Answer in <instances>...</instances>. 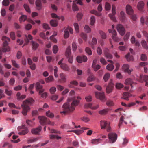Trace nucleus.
I'll list each match as a JSON object with an SVG mask.
<instances>
[{
	"mask_svg": "<svg viewBox=\"0 0 148 148\" xmlns=\"http://www.w3.org/2000/svg\"><path fill=\"white\" fill-rule=\"evenodd\" d=\"M75 92L72 90L71 91L69 94L70 97L68 99V102L64 103L62 106V111L60 112V114L63 115H65L74 111L75 110V106H77L79 103L81 97L79 96L75 97L73 96Z\"/></svg>",
	"mask_w": 148,
	"mask_h": 148,
	"instance_id": "1",
	"label": "nucleus"
},
{
	"mask_svg": "<svg viewBox=\"0 0 148 148\" xmlns=\"http://www.w3.org/2000/svg\"><path fill=\"white\" fill-rule=\"evenodd\" d=\"M34 102V99L32 98L28 99L23 102L21 106L23 109L22 113L23 115H27V113L30 110L29 106L31 105Z\"/></svg>",
	"mask_w": 148,
	"mask_h": 148,
	"instance_id": "2",
	"label": "nucleus"
},
{
	"mask_svg": "<svg viewBox=\"0 0 148 148\" xmlns=\"http://www.w3.org/2000/svg\"><path fill=\"white\" fill-rule=\"evenodd\" d=\"M2 40L4 41L3 48L2 49V51L3 52H5L7 51H9L10 49L9 47L8 46V43L7 40L10 41V39L9 37L3 36L2 38Z\"/></svg>",
	"mask_w": 148,
	"mask_h": 148,
	"instance_id": "3",
	"label": "nucleus"
},
{
	"mask_svg": "<svg viewBox=\"0 0 148 148\" xmlns=\"http://www.w3.org/2000/svg\"><path fill=\"white\" fill-rule=\"evenodd\" d=\"M108 137L109 143L112 144L116 141L117 138V135L116 133L110 132L108 134Z\"/></svg>",
	"mask_w": 148,
	"mask_h": 148,
	"instance_id": "4",
	"label": "nucleus"
},
{
	"mask_svg": "<svg viewBox=\"0 0 148 148\" xmlns=\"http://www.w3.org/2000/svg\"><path fill=\"white\" fill-rule=\"evenodd\" d=\"M100 125L101 129H105L106 128L108 132H110L111 131V129L110 124H108L107 122L105 121H101Z\"/></svg>",
	"mask_w": 148,
	"mask_h": 148,
	"instance_id": "5",
	"label": "nucleus"
},
{
	"mask_svg": "<svg viewBox=\"0 0 148 148\" xmlns=\"http://www.w3.org/2000/svg\"><path fill=\"white\" fill-rule=\"evenodd\" d=\"M38 119L40 120V124L42 125L50 124V121L49 119L45 116H39Z\"/></svg>",
	"mask_w": 148,
	"mask_h": 148,
	"instance_id": "6",
	"label": "nucleus"
},
{
	"mask_svg": "<svg viewBox=\"0 0 148 148\" xmlns=\"http://www.w3.org/2000/svg\"><path fill=\"white\" fill-rule=\"evenodd\" d=\"M70 46H68L66 51V56L68 59V61L70 63L73 62V57L71 55V48Z\"/></svg>",
	"mask_w": 148,
	"mask_h": 148,
	"instance_id": "7",
	"label": "nucleus"
},
{
	"mask_svg": "<svg viewBox=\"0 0 148 148\" xmlns=\"http://www.w3.org/2000/svg\"><path fill=\"white\" fill-rule=\"evenodd\" d=\"M97 10L99 12H98L97 11L93 10H91L90 11V13L94 14L98 16H99L101 15V14L99 12H101L102 10V5L101 4H100L98 5Z\"/></svg>",
	"mask_w": 148,
	"mask_h": 148,
	"instance_id": "8",
	"label": "nucleus"
},
{
	"mask_svg": "<svg viewBox=\"0 0 148 148\" xmlns=\"http://www.w3.org/2000/svg\"><path fill=\"white\" fill-rule=\"evenodd\" d=\"M116 29L118 32L121 35H123L125 33V30L123 25L119 24L116 26Z\"/></svg>",
	"mask_w": 148,
	"mask_h": 148,
	"instance_id": "9",
	"label": "nucleus"
},
{
	"mask_svg": "<svg viewBox=\"0 0 148 148\" xmlns=\"http://www.w3.org/2000/svg\"><path fill=\"white\" fill-rule=\"evenodd\" d=\"M64 37L65 38H68L69 36V32L71 34L73 33V29L71 27H68L64 31Z\"/></svg>",
	"mask_w": 148,
	"mask_h": 148,
	"instance_id": "10",
	"label": "nucleus"
},
{
	"mask_svg": "<svg viewBox=\"0 0 148 148\" xmlns=\"http://www.w3.org/2000/svg\"><path fill=\"white\" fill-rule=\"evenodd\" d=\"M95 95L97 98L100 99L102 101H104L105 99V96L103 92L100 93L96 92H95Z\"/></svg>",
	"mask_w": 148,
	"mask_h": 148,
	"instance_id": "11",
	"label": "nucleus"
},
{
	"mask_svg": "<svg viewBox=\"0 0 148 148\" xmlns=\"http://www.w3.org/2000/svg\"><path fill=\"white\" fill-rule=\"evenodd\" d=\"M77 62L81 63L82 61L86 62L87 60V58L86 56L84 55L78 56L77 58Z\"/></svg>",
	"mask_w": 148,
	"mask_h": 148,
	"instance_id": "12",
	"label": "nucleus"
},
{
	"mask_svg": "<svg viewBox=\"0 0 148 148\" xmlns=\"http://www.w3.org/2000/svg\"><path fill=\"white\" fill-rule=\"evenodd\" d=\"M114 86L113 83L111 82H110L106 88V92L108 93H110L112 90Z\"/></svg>",
	"mask_w": 148,
	"mask_h": 148,
	"instance_id": "13",
	"label": "nucleus"
},
{
	"mask_svg": "<svg viewBox=\"0 0 148 148\" xmlns=\"http://www.w3.org/2000/svg\"><path fill=\"white\" fill-rule=\"evenodd\" d=\"M41 130V126H40L38 128L32 129L31 131V132L33 134L35 135H39V133Z\"/></svg>",
	"mask_w": 148,
	"mask_h": 148,
	"instance_id": "14",
	"label": "nucleus"
},
{
	"mask_svg": "<svg viewBox=\"0 0 148 148\" xmlns=\"http://www.w3.org/2000/svg\"><path fill=\"white\" fill-rule=\"evenodd\" d=\"M89 129L86 127H82L81 128V130H71L70 131H68V132H73L78 135H79L80 134L84 132V130H87Z\"/></svg>",
	"mask_w": 148,
	"mask_h": 148,
	"instance_id": "15",
	"label": "nucleus"
},
{
	"mask_svg": "<svg viewBox=\"0 0 148 148\" xmlns=\"http://www.w3.org/2000/svg\"><path fill=\"white\" fill-rule=\"evenodd\" d=\"M127 13L130 15H132L133 13V10L132 7L129 5H127L126 7Z\"/></svg>",
	"mask_w": 148,
	"mask_h": 148,
	"instance_id": "16",
	"label": "nucleus"
},
{
	"mask_svg": "<svg viewBox=\"0 0 148 148\" xmlns=\"http://www.w3.org/2000/svg\"><path fill=\"white\" fill-rule=\"evenodd\" d=\"M144 3L142 1H140L138 2L137 7L139 10L142 11L144 8Z\"/></svg>",
	"mask_w": 148,
	"mask_h": 148,
	"instance_id": "17",
	"label": "nucleus"
},
{
	"mask_svg": "<svg viewBox=\"0 0 148 148\" xmlns=\"http://www.w3.org/2000/svg\"><path fill=\"white\" fill-rule=\"evenodd\" d=\"M131 42L132 44H134L136 46L139 47L140 44L138 41L136 40L134 36H132L131 39Z\"/></svg>",
	"mask_w": 148,
	"mask_h": 148,
	"instance_id": "18",
	"label": "nucleus"
},
{
	"mask_svg": "<svg viewBox=\"0 0 148 148\" xmlns=\"http://www.w3.org/2000/svg\"><path fill=\"white\" fill-rule=\"evenodd\" d=\"M91 103H86L84 105V107L86 108H90L92 110H95L97 109L99 107V105H97L95 106H92Z\"/></svg>",
	"mask_w": 148,
	"mask_h": 148,
	"instance_id": "19",
	"label": "nucleus"
},
{
	"mask_svg": "<svg viewBox=\"0 0 148 148\" xmlns=\"http://www.w3.org/2000/svg\"><path fill=\"white\" fill-rule=\"evenodd\" d=\"M123 67L125 72H127L129 74L131 73L132 71L129 69V65L127 64H124L123 65Z\"/></svg>",
	"mask_w": 148,
	"mask_h": 148,
	"instance_id": "20",
	"label": "nucleus"
},
{
	"mask_svg": "<svg viewBox=\"0 0 148 148\" xmlns=\"http://www.w3.org/2000/svg\"><path fill=\"white\" fill-rule=\"evenodd\" d=\"M112 14H110L109 16L110 18L114 21H116V19L114 16L116 13V10H112Z\"/></svg>",
	"mask_w": 148,
	"mask_h": 148,
	"instance_id": "21",
	"label": "nucleus"
},
{
	"mask_svg": "<svg viewBox=\"0 0 148 148\" xmlns=\"http://www.w3.org/2000/svg\"><path fill=\"white\" fill-rule=\"evenodd\" d=\"M31 42L32 44V49L34 50H36L39 46V44L33 41H31Z\"/></svg>",
	"mask_w": 148,
	"mask_h": 148,
	"instance_id": "22",
	"label": "nucleus"
},
{
	"mask_svg": "<svg viewBox=\"0 0 148 148\" xmlns=\"http://www.w3.org/2000/svg\"><path fill=\"white\" fill-rule=\"evenodd\" d=\"M25 36L26 37L25 40L26 41V43H25L23 45V46L27 44L29 42V39L30 40H32L33 39V37L30 34H29L28 36H27V35H25Z\"/></svg>",
	"mask_w": 148,
	"mask_h": 148,
	"instance_id": "23",
	"label": "nucleus"
},
{
	"mask_svg": "<svg viewBox=\"0 0 148 148\" xmlns=\"http://www.w3.org/2000/svg\"><path fill=\"white\" fill-rule=\"evenodd\" d=\"M125 84L126 85L130 84L131 88H132L133 87L132 84H134V82H133L131 79L130 78H128L125 80Z\"/></svg>",
	"mask_w": 148,
	"mask_h": 148,
	"instance_id": "24",
	"label": "nucleus"
},
{
	"mask_svg": "<svg viewBox=\"0 0 148 148\" xmlns=\"http://www.w3.org/2000/svg\"><path fill=\"white\" fill-rule=\"evenodd\" d=\"M108 109H105L99 111L98 113L101 115H105L108 114Z\"/></svg>",
	"mask_w": 148,
	"mask_h": 148,
	"instance_id": "25",
	"label": "nucleus"
},
{
	"mask_svg": "<svg viewBox=\"0 0 148 148\" xmlns=\"http://www.w3.org/2000/svg\"><path fill=\"white\" fill-rule=\"evenodd\" d=\"M61 68L63 70L66 71H69L70 70V68L68 66L65 64H62L60 65Z\"/></svg>",
	"mask_w": 148,
	"mask_h": 148,
	"instance_id": "26",
	"label": "nucleus"
},
{
	"mask_svg": "<svg viewBox=\"0 0 148 148\" xmlns=\"http://www.w3.org/2000/svg\"><path fill=\"white\" fill-rule=\"evenodd\" d=\"M50 23L52 26L56 27L57 26L58 21L56 20H52L50 21Z\"/></svg>",
	"mask_w": 148,
	"mask_h": 148,
	"instance_id": "27",
	"label": "nucleus"
},
{
	"mask_svg": "<svg viewBox=\"0 0 148 148\" xmlns=\"http://www.w3.org/2000/svg\"><path fill=\"white\" fill-rule=\"evenodd\" d=\"M123 99L126 100H128L129 97L131 96L130 94L127 92L123 93Z\"/></svg>",
	"mask_w": 148,
	"mask_h": 148,
	"instance_id": "28",
	"label": "nucleus"
},
{
	"mask_svg": "<svg viewBox=\"0 0 148 148\" xmlns=\"http://www.w3.org/2000/svg\"><path fill=\"white\" fill-rule=\"evenodd\" d=\"M44 90H40L39 92V94L41 95V97L43 98H46L47 96V93L46 92H45L42 93L44 91Z\"/></svg>",
	"mask_w": 148,
	"mask_h": 148,
	"instance_id": "29",
	"label": "nucleus"
},
{
	"mask_svg": "<svg viewBox=\"0 0 148 148\" xmlns=\"http://www.w3.org/2000/svg\"><path fill=\"white\" fill-rule=\"evenodd\" d=\"M141 43L143 48L146 50L148 49V46L146 41L144 40H142Z\"/></svg>",
	"mask_w": 148,
	"mask_h": 148,
	"instance_id": "30",
	"label": "nucleus"
},
{
	"mask_svg": "<svg viewBox=\"0 0 148 148\" xmlns=\"http://www.w3.org/2000/svg\"><path fill=\"white\" fill-rule=\"evenodd\" d=\"M38 139V138H30L27 140V143H32L37 141Z\"/></svg>",
	"mask_w": 148,
	"mask_h": 148,
	"instance_id": "31",
	"label": "nucleus"
},
{
	"mask_svg": "<svg viewBox=\"0 0 148 148\" xmlns=\"http://www.w3.org/2000/svg\"><path fill=\"white\" fill-rule=\"evenodd\" d=\"M78 83L76 81H73L70 82V84H69V86L70 87H73L74 86H77L78 85Z\"/></svg>",
	"mask_w": 148,
	"mask_h": 148,
	"instance_id": "32",
	"label": "nucleus"
},
{
	"mask_svg": "<svg viewBox=\"0 0 148 148\" xmlns=\"http://www.w3.org/2000/svg\"><path fill=\"white\" fill-rule=\"evenodd\" d=\"M106 69L108 70L112 71L114 68V66L112 64H109L106 66Z\"/></svg>",
	"mask_w": 148,
	"mask_h": 148,
	"instance_id": "33",
	"label": "nucleus"
},
{
	"mask_svg": "<svg viewBox=\"0 0 148 148\" xmlns=\"http://www.w3.org/2000/svg\"><path fill=\"white\" fill-rule=\"evenodd\" d=\"M121 19V21L123 22L125 21V14L124 12L121 11L120 12Z\"/></svg>",
	"mask_w": 148,
	"mask_h": 148,
	"instance_id": "34",
	"label": "nucleus"
},
{
	"mask_svg": "<svg viewBox=\"0 0 148 148\" xmlns=\"http://www.w3.org/2000/svg\"><path fill=\"white\" fill-rule=\"evenodd\" d=\"M125 57L127 60L130 61L132 60H133V57L132 55H131L130 53H128L125 56Z\"/></svg>",
	"mask_w": 148,
	"mask_h": 148,
	"instance_id": "35",
	"label": "nucleus"
},
{
	"mask_svg": "<svg viewBox=\"0 0 148 148\" xmlns=\"http://www.w3.org/2000/svg\"><path fill=\"white\" fill-rule=\"evenodd\" d=\"M92 67L93 68L94 70L97 71L100 68L101 66L99 65H96L94 64H92Z\"/></svg>",
	"mask_w": 148,
	"mask_h": 148,
	"instance_id": "36",
	"label": "nucleus"
},
{
	"mask_svg": "<svg viewBox=\"0 0 148 148\" xmlns=\"http://www.w3.org/2000/svg\"><path fill=\"white\" fill-rule=\"evenodd\" d=\"M53 77L52 76H50L48 78H46L45 79L46 82L47 83L53 81Z\"/></svg>",
	"mask_w": 148,
	"mask_h": 148,
	"instance_id": "37",
	"label": "nucleus"
},
{
	"mask_svg": "<svg viewBox=\"0 0 148 148\" xmlns=\"http://www.w3.org/2000/svg\"><path fill=\"white\" fill-rule=\"evenodd\" d=\"M60 77L61 78V82H64L66 81V78L63 73H61L60 74Z\"/></svg>",
	"mask_w": 148,
	"mask_h": 148,
	"instance_id": "38",
	"label": "nucleus"
},
{
	"mask_svg": "<svg viewBox=\"0 0 148 148\" xmlns=\"http://www.w3.org/2000/svg\"><path fill=\"white\" fill-rule=\"evenodd\" d=\"M27 19V16L25 15H22L19 18V21L20 23L24 22Z\"/></svg>",
	"mask_w": 148,
	"mask_h": 148,
	"instance_id": "39",
	"label": "nucleus"
},
{
	"mask_svg": "<svg viewBox=\"0 0 148 148\" xmlns=\"http://www.w3.org/2000/svg\"><path fill=\"white\" fill-rule=\"evenodd\" d=\"M130 35V32H127L125 35L124 36V40L125 41H126L129 39Z\"/></svg>",
	"mask_w": 148,
	"mask_h": 148,
	"instance_id": "40",
	"label": "nucleus"
},
{
	"mask_svg": "<svg viewBox=\"0 0 148 148\" xmlns=\"http://www.w3.org/2000/svg\"><path fill=\"white\" fill-rule=\"evenodd\" d=\"M46 115L51 118H53L54 117L53 113L51 112L50 111H48L46 112Z\"/></svg>",
	"mask_w": 148,
	"mask_h": 148,
	"instance_id": "41",
	"label": "nucleus"
},
{
	"mask_svg": "<svg viewBox=\"0 0 148 148\" xmlns=\"http://www.w3.org/2000/svg\"><path fill=\"white\" fill-rule=\"evenodd\" d=\"M102 140L100 138L98 139H93L91 140V143L93 144H97L100 143V141Z\"/></svg>",
	"mask_w": 148,
	"mask_h": 148,
	"instance_id": "42",
	"label": "nucleus"
},
{
	"mask_svg": "<svg viewBox=\"0 0 148 148\" xmlns=\"http://www.w3.org/2000/svg\"><path fill=\"white\" fill-rule=\"evenodd\" d=\"M36 88L37 90H43L42 89V86L40 84L39 82H37L36 84Z\"/></svg>",
	"mask_w": 148,
	"mask_h": 148,
	"instance_id": "43",
	"label": "nucleus"
},
{
	"mask_svg": "<svg viewBox=\"0 0 148 148\" xmlns=\"http://www.w3.org/2000/svg\"><path fill=\"white\" fill-rule=\"evenodd\" d=\"M143 78L144 80L146 82V81H148V76L147 75H140V80Z\"/></svg>",
	"mask_w": 148,
	"mask_h": 148,
	"instance_id": "44",
	"label": "nucleus"
},
{
	"mask_svg": "<svg viewBox=\"0 0 148 148\" xmlns=\"http://www.w3.org/2000/svg\"><path fill=\"white\" fill-rule=\"evenodd\" d=\"M29 132L28 130L26 129L23 130L21 132H19L18 134L20 135H25L27 133Z\"/></svg>",
	"mask_w": 148,
	"mask_h": 148,
	"instance_id": "45",
	"label": "nucleus"
},
{
	"mask_svg": "<svg viewBox=\"0 0 148 148\" xmlns=\"http://www.w3.org/2000/svg\"><path fill=\"white\" fill-rule=\"evenodd\" d=\"M10 3L9 0H3L2 2V4L4 6H8Z\"/></svg>",
	"mask_w": 148,
	"mask_h": 148,
	"instance_id": "46",
	"label": "nucleus"
},
{
	"mask_svg": "<svg viewBox=\"0 0 148 148\" xmlns=\"http://www.w3.org/2000/svg\"><path fill=\"white\" fill-rule=\"evenodd\" d=\"M23 6L27 12L28 13L30 12V10L29 7L27 4H24V5Z\"/></svg>",
	"mask_w": 148,
	"mask_h": 148,
	"instance_id": "47",
	"label": "nucleus"
},
{
	"mask_svg": "<svg viewBox=\"0 0 148 148\" xmlns=\"http://www.w3.org/2000/svg\"><path fill=\"white\" fill-rule=\"evenodd\" d=\"M12 62L13 65L14 67L17 68H19V65L17 64L16 61L15 60H12Z\"/></svg>",
	"mask_w": 148,
	"mask_h": 148,
	"instance_id": "48",
	"label": "nucleus"
},
{
	"mask_svg": "<svg viewBox=\"0 0 148 148\" xmlns=\"http://www.w3.org/2000/svg\"><path fill=\"white\" fill-rule=\"evenodd\" d=\"M85 51L89 55H91L92 54V52L90 49L88 47L86 48Z\"/></svg>",
	"mask_w": 148,
	"mask_h": 148,
	"instance_id": "49",
	"label": "nucleus"
},
{
	"mask_svg": "<svg viewBox=\"0 0 148 148\" xmlns=\"http://www.w3.org/2000/svg\"><path fill=\"white\" fill-rule=\"evenodd\" d=\"M49 91L51 94H53L56 91V88L55 87H52L50 89Z\"/></svg>",
	"mask_w": 148,
	"mask_h": 148,
	"instance_id": "50",
	"label": "nucleus"
},
{
	"mask_svg": "<svg viewBox=\"0 0 148 148\" xmlns=\"http://www.w3.org/2000/svg\"><path fill=\"white\" fill-rule=\"evenodd\" d=\"M109 77L110 74L109 73H106V74L103 77V79H104L105 81L106 82L107 81Z\"/></svg>",
	"mask_w": 148,
	"mask_h": 148,
	"instance_id": "51",
	"label": "nucleus"
},
{
	"mask_svg": "<svg viewBox=\"0 0 148 148\" xmlns=\"http://www.w3.org/2000/svg\"><path fill=\"white\" fill-rule=\"evenodd\" d=\"M36 4L37 7H41L42 5L41 2L40 0H36Z\"/></svg>",
	"mask_w": 148,
	"mask_h": 148,
	"instance_id": "52",
	"label": "nucleus"
},
{
	"mask_svg": "<svg viewBox=\"0 0 148 148\" xmlns=\"http://www.w3.org/2000/svg\"><path fill=\"white\" fill-rule=\"evenodd\" d=\"M74 26L75 29L77 32L78 33L79 32V25L77 23H74Z\"/></svg>",
	"mask_w": 148,
	"mask_h": 148,
	"instance_id": "53",
	"label": "nucleus"
},
{
	"mask_svg": "<svg viewBox=\"0 0 148 148\" xmlns=\"http://www.w3.org/2000/svg\"><path fill=\"white\" fill-rule=\"evenodd\" d=\"M94 79V76L92 75H90L88 78L87 81L89 82L93 81Z\"/></svg>",
	"mask_w": 148,
	"mask_h": 148,
	"instance_id": "54",
	"label": "nucleus"
},
{
	"mask_svg": "<svg viewBox=\"0 0 148 148\" xmlns=\"http://www.w3.org/2000/svg\"><path fill=\"white\" fill-rule=\"evenodd\" d=\"M58 51V47L56 45H54L53 49V53L54 54H56L57 53Z\"/></svg>",
	"mask_w": 148,
	"mask_h": 148,
	"instance_id": "55",
	"label": "nucleus"
},
{
	"mask_svg": "<svg viewBox=\"0 0 148 148\" xmlns=\"http://www.w3.org/2000/svg\"><path fill=\"white\" fill-rule=\"evenodd\" d=\"M95 21V19L94 16H92L90 18V24L93 25Z\"/></svg>",
	"mask_w": 148,
	"mask_h": 148,
	"instance_id": "56",
	"label": "nucleus"
},
{
	"mask_svg": "<svg viewBox=\"0 0 148 148\" xmlns=\"http://www.w3.org/2000/svg\"><path fill=\"white\" fill-rule=\"evenodd\" d=\"M124 121V117L123 116H122L120 118V120L118 126L120 128L123 122Z\"/></svg>",
	"mask_w": 148,
	"mask_h": 148,
	"instance_id": "57",
	"label": "nucleus"
},
{
	"mask_svg": "<svg viewBox=\"0 0 148 148\" xmlns=\"http://www.w3.org/2000/svg\"><path fill=\"white\" fill-rule=\"evenodd\" d=\"M99 33L101 36V37L103 39H105L106 37V36L105 33L102 31H100Z\"/></svg>",
	"mask_w": 148,
	"mask_h": 148,
	"instance_id": "58",
	"label": "nucleus"
},
{
	"mask_svg": "<svg viewBox=\"0 0 148 148\" xmlns=\"http://www.w3.org/2000/svg\"><path fill=\"white\" fill-rule=\"evenodd\" d=\"M54 69V75L56 77H57L58 76V75L57 73L58 71V69L57 67L55 66Z\"/></svg>",
	"mask_w": 148,
	"mask_h": 148,
	"instance_id": "59",
	"label": "nucleus"
},
{
	"mask_svg": "<svg viewBox=\"0 0 148 148\" xmlns=\"http://www.w3.org/2000/svg\"><path fill=\"white\" fill-rule=\"evenodd\" d=\"M84 29L86 32L87 33H90L91 32V29L87 25H86L84 27Z\"/></svg>",
	"mask_w": 148,
	"mask_h": 148,
	"instance_id": "60",
	"label": "nucleus"
},
{
	"mask_svg": "<svg viewBox=\"0 0 148 148\" xmlns=\"http://www.w3.org/2000/svg\"><path fill=\"white\" fill-rule=\"evenodd\" d=\"M123 86V85L121 83H117L116 85V87L117 89H120Z\"/></svg>",
	"mask_w": 148,
	"mask_h": 148,
	"instance_id": "61",
	"label": "nucleus"
},
{
	"mask_svg": "<svg viewBox=\"0 0 148 148\" xmlns=\"http://www.w3.org/2000/svg\"><path fill=\"white\" fill-rule=\"evenodd\" d=\"M10 36L11 38L13 40H14L15 39V34L14 32H11L10 33Z\"/></svg>",
	"mask_w": 148,
	"mask_h": 148,
	"instance_id": "62",
	"label": "nucleus"
},
{
	"mask_svg": "<svg viewBox=\"0 0 148 148\" xmlns=\"http://www.w3.org/2000/svg\"><path fill=\"white\" fill-rule=\"evenodd\" d=\"M5 92L6 95L9 96H10L12 93L11 90H8L7 89H5Z\"/></svg>",
	"mask_w": 148,
	"mask_h": 148,
	"instance_id": "63",
	"label": "nucleus"
},
{
	"mask_svg": "<svg viewBox=\"0 0 148 148\" xmlns=\"http://www.w3.org/2000/svg\"><path fill=\"white\" fill-rule=\"evenodd\" d=\"M81 36L85 40H86L87 38V35L84 33H82L81 34Z\"/></svg>",
	"mask_w": 148,
	"mask_h": 148,
	"instance_id": "64",
	"label": "nucleus"
}]
</instances>
